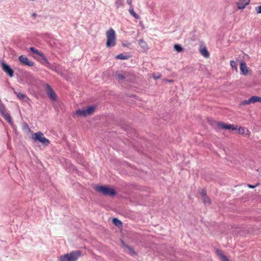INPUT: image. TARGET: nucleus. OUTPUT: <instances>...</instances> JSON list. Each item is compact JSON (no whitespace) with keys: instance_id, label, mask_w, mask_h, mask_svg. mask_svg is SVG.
<instances>
[{"instance_id":"nucleus-29","label":"nucleus","mask_w":261,"mask_h":261,"mask_svg":"<svg viewBox=\"0 0 261 261\" xmlns=\"http://www.w3.org/2000/svg\"><path fill=\"white\" fill-rule=\"evenodd\" d=\"M6 111V109L3 104L0 105V113H4Z\"/></svg>"},{"instance_id":"nucleus-24","label":"nucleus","mask_w":261,"mask_h":261,"mask_svg":"<svg viewBox=\"0 0 261 261\" xmlns=\"http://www.w3.org/2000/svg\"><path fill=\"white\" fill-rule=\"evenodd\" d=\"M112 222L116 226L118 227L121 226L122 225L121 222L117 218H113Z\"/></svg>"},{"instance_id":"nucleus-19","label":"nucleus","mask_w":261,"mask_h":261,"mask_svg":"<svg viewBox=\"0 0 261 261\" xmlns=\"http://www.w3.org/2000/svg\"><path fill=\"white\" fill-rule=\"evenodd\" d=\"M14 93L16 94L17 98L20 100H23L27 97V95L25 94L21 93L19 92L18 93L15 91L14 92Z\"/></svg>"},{"instance_id":"nucleus-8","label":"nucleus","mask_w":261,"mask_h":261,"mask_svg":"<svg viewBox=\"0 0 261 261\" xmlns=\"http://www.w3.org/2000/svg\"><path fill=\"white\" fill-rule=\"evenodd\" d=\"M30 49L33 53L39 55L42 58V59L44 60L45 63L48 64V62L47 58L42 53L39 51L38 49L33 47H30Z\"/></svg>"},{"instance_id":"nucleus-2","label":"nucleus","mask_w":261,"mask_h":261,"mask_svg":"<svg viewBox=\"0 0 261 261\" xmlns=\"http://www.w3.org/2000/svg\"><path fill=\"white\" fill-rule=\"evenodd\" d=\"M95 190L105 195L114 196L115 195L114 190L107 186H95Z\"/></svg>"},{"instance_id":"nucleus-18","label":"nucleus","mask_w":261,"mask_h":261,"mask_svg":"<svg viewBox=\"0 0 261 261\" xmlns=\"http://www.w3.org/2000/svg\"><path fill=\"white\" fill-rule=\"evenodd\" d=\"M129 57V56L127 54H120L119 55H117L115 57V58L119 60H126L128 59Z\"/></svg>"},{"instance_id":"nucleus-39","label":"nucleus","mask_w":261,"mask_h":261,"mask_svg":"<svg viewBox=\"0 0 261 261\" xmlns=\"http://www.w3.org/2000/svg\"><path fill=\"white\" fill-rule=\"evenodd\" d=\"M259 102L261 103V97H260V98H259Z\"/></svg>"},{"instance_id":"nucleus-40","label":"nucleus","mask_w":261,"mask_h":261,"mask_svg":"<svg viewBox=\"0 0 261 261\" xmlns=\"http://www.w3.org/2000/svg\"><path fill=\"white\" fill-rule=\"evenodd\" d=\"M25 127H28V125L27 124H25Z\"/></svg>"},{"instance_id":"nucleus-5","label":"nucleus","mask_w":261,"mask_h":261,"mask_svg":"<svg viewBox=\"0 0 261 261\" xmlns=\"http://www.w3.org/2000/svg\"><path fill=\"white\" fill-rule=\"evenodd\" d=\"M82 255V253L81 251H73L66 254V261H77Z\"/></svg>"},{"instance_id":"nucleus-26","label":"nucleus","mask_w":261,"mask_h":261,"mask_svg":"<svg viewBox=\"0 0 261 261\" xmlns=\"http://www.w3.org/2000/svg\"><path fill=\"white\" fill-rule=\"evenodd\" d=\"M246 131L247 132H249L248 129H245V128L242 127H240L238 129V132L240 134H246V132H245Z\"/></svg>"},{"instance_id":"nucleus-38","label":"nucleus","mask_w":261,"mask_h":261,"mask_svg":"<svg viewBox=\"0 0 261 261\" xmlns=\"http://www.w3.org/2000/svg\"><path fill=\"white\" fill-rule=\"evenodd\" d=\"M3 104L2 102V100L0 99V105Z\"/></svg>"},{"instance_id":"nucleus-7","label":"nucleus","mask_w":261,"mask_h":261,"mask_svg":"<svg viewBox=\"0 0 261 261\" xmlns=\"http://www.w3.org/2000/svg\"><path fill=\"white\" fill-rule=\"evenodd\" d=\"M19 62L23 65H27L30 67L34 65V62L30 60L27 57L21 55L19 57Z\"/></svg>"},{"instance_id":"nucleus-20","label":"nucleus","mask_w":261,"mask_h":261,"mask_svg":"<svg viewBox=\"0 0 261 261\" xmlns=\"http://www.w3.org/2000/svg\"><path fill=\"white\" fill-rule=\"evenodd\" d=\"M249 4V1H246L245 3L239 2L237 3V7L239 9H243L245 6Z\"/></svg>"},{"instance_id":"nucleus-13","label":"nucleus","mask_w":261,"mask_h":261,"mask_svg":"<svg viewBox=\"0 0 261 261\" xmlns=\"http://www.w3.org/2000/svg\"><path fill=\"white\" fill-rule=\"evenodd\" d=\"M1 114L9 123H12L11 117L7 111H5L4 113H2Z\"/></svg>"},{"instance_id":"nucleus-41","label":"nucleus","mask_w":261,"mask_h":261,"mask_svg":"<svg viewBox=\"0 0 261 261\" xmlns=\"http://www.w3.org/2000/svg\"><path fill=\"white\" fill-rule=\"evenodd\" d=\"M25 127H28V125L27 124H25Z\"/></svg>"},{"instance_id":"nucleus-10","label":"nucleus","mask_w":261,"mask_h":261,"mask_svg":"<svg viewBox=\"0 0 261 261\" xmlns=\"http://www.w3.org/2000/svg\"><path fill=\"white\" fill-rule=\"evenodd\" d=\"M200 53L205 58H208L210 54L205 46L200 45L199 49Z\"/></svg>"},{"instance_id":"nucleus-34","label":"nucleus","mask_w":261,"mask_h":261,"mask_svg":"<svg viewBox=\"0 0 261 261\" xmlns=\"http://www.w3.org/2000/svg\"><path fill=\"white\" fill-rule=\"evenodd\" d=\"M255 9L258 14L261 13V5L258 7H256Z\"/></svg>"},{"instance_id":"nucleus-32","label":"nucleus","mask_w":261,"mask_h":261,"mask_svg":"<svg viewBox=\"0 0 261 261\" xmlns=\"http://www.w3.org/2000/svg\"><path fill=\"white\" fill-rule=\"evenodd\" d=\"M200 194L202 196V199L203 198V197L206 196V192L204 190H201Z\"/></svg>"},{"instance_id":"nucleus-27","label":"nucleus","mask_w":261,"mask_h":261,"mask_svg":"<svg viewBox=\"0 0 261 261\" xmlns=\"http://www.w3.org/2000/svg\"><path fill=\"white\" fill-rule=\"evenodd\" d=\"M203 200V202L205 204H210L211 203V200L210 199L207 197V196H205L204 197H203V198L202 199Z\"/></svg>"},{"instance_id":"nucleus-25","label":"nucleus","mask_w":261,"mask_h":261,"mask_svg":"<svg viewBox=\"0 0 261 261\" xmlns=\"http://www.w3.org/2000/svg\"><path fill=\"white\" fill-rule=\"evenodd\" d=\"M174 49L178 53L181 52L183 50L182 47L179 44H175L174 46Z\"/></svg>"},{"instance_id":"nucleus-23","label":"nucleus","mask_w":261,"mask_h":261,"mask_svg":"<svg viewBox=\"0 0 261 261\" xmlns=\"http://www.w3.org/2000/svg\"><path fill=\"white\" fill-rule=\"evenodd\" d=\"M124 0H116L115 2L116 6L117 8L123 7L124 5Z\"/></svg>"},{"instance_id":"nucleus-15","label":"nucleus","mask_w":261,"mask_h":261,"mask_svg":"<svg viewBox=\"0 0 261 261\" xmlns=\"http://www.w3.org/2000/svg\"><path fill=\"white\" fill-rule=\"evenodd\" d=\"M217 253L221 261H229L228 258L224 255L222 251L218 250Z\"/></svg>"},{"instance_id":"nucleus-17","label":"nucleus","mask_w":261,"mask_h":261,"mask_svg":"<svg viewBox=\"0 0 261 261\" xmlns=\"http://www.w3.org/2000/svg\"><path fill=\"white\" fill-rule=\"evenodd\" d=\"M217 125L218 127L225 129H229L230 124H225L222 122H218L217 123Z\"/></svg>"},{"instance_id":"nucleus-9","label":"nucleus","mask_w":261,"mask_h":261,"mask_svg":"<svg viewBox=\"0 0 261 261\" xmlns=\"http://www.w3.org/2000/svg\"><path fill=\"white\" fill-rule=\"evenodd\" d=\"M3 70L7 73L10 77H12L14 75V71L11 68L9 65L2 63Z\"/></svg>"},{"instance_id":"nucleus-14","label":"nucleus","mask_w":261,"mask_h":261,"mask_svg":"<svg viewBox=\"0 0 261 261\" xmlns=\"http://www.w3.org/2000/svg\"><path fill=\"white\" fill-rule=\"evenodd\" d=\"M128 11H129L130 14L132 16H133L134 18H135L136 19L140 18L139 15L135 12L133 6H129Z\"/></svg>"},{"instance_id":"nucleus-31","label":"nucleus","mask_w":261,"mask_h":261,"mask_svg":"<svg viewBox=\"0 0 261 261\" xmlns=\"http://www.w3.org/2000/svg\"><path fill=\"white\" fill-rule=\"evenodd\" d=\"M250 100L249 98L248 100H245L243 101H242L241 103V105H249L250 104V102H249Z\"/></svg>"},{"instance_id":"nucleus-6","label":"nucleus","mask_w":261,"mask_h":261,"mask_svg":"<svg viewBox=\"0 0 261 261\" xmlns=\"http://www.w3.org/2000/svg\"><path fill=\"white\" fill-rule=\"evenodd\" d=\"M44 88L50 99L52 101H56L57 100V95L50 86L45 84L44 85Z\"/></svg>"},{"instance_id":"nucleus-22","label":"nucleus","mask_w":261,"mask_h":261,"mask_svg":"<svg viewBox=\"0 0 261 261\" xmlns=\"http://www.w3.org/2000/svg\"><path fill=\"white\" fill-rule=\"evenodd\" d=\"M259 98L260 97L257 96H251L250 98V103H254L256 102H259Z\"/></svg>"},{"instance_id":"nucleus-12","label":"nucleus","mask_w":261,"mask_h":261,"mask_svg":"<svg viewBox=\"0 0 261 261\" xmlns=\"http://www.w3.org/2000/svg\"><path fill=\"white\" fill-rule=\"evenodd\" d=\"M139 44L141 47L144 50L146 51L148 50V46L147 45V43L143 39H141L139 41Z\"/></svg>"},{"instance_id":"nucleus-11","label":"nucleus","mask_w":261,"mask_h":261,"mask_svg":"<svg viewBox=\"0 0 261 261\" xmlns=\"http://www.w3.org/2000/svg\"><path fill=\"white\" fill-rule=\"evenodd\" d=\"M240 70L244 75H246L248 73V69L246 64L244 62H243L240 64Z\"/></svg>"},{"instance_id":"nucleus-37","label":"nucleus","mask_w":261,"mask_h":261,"mask_svg":"<svg viewBox=\"0 0 261 261\" xmlns=\"http://www.w3.org/2000/svg\"><path fill=\"white\" fill-rule=\"evenodd\" d=\"M256 186H253V185H249V184L248 185V187L250 188H254Z\"/></svg>"},{"instance_id":"nucleus-4","label":"nucleus","mask_w":261,"mask_h":261,"mask_svg":"<svg viewBox=\"0 0 261 261\" xmlns=\"http://www.w3.org/2000/svg\"><path fill=\"white\" fill-rule=\"evenodd\" d=\"M95 109V106H89L86 108H84L81 110H79L75 113V114L82 117H86L92 114Z\"/></svg>"},{"instance_id":"nucleus-21","label":"nucleus","mask_w":261,"mask_h":261,"mask_svg":"<svg viewBox=\"0 0 261 261\" xmlns=\"http://www.w3.org/2000/svg\"><path fill=\"white\" fill-rule=\"evenodd\" d=\"M126 76L127 75H126V73L122 74L120 73H117L115 74V77L119 80H124L126 77Z\"/></svg>"},{"instance_id":"nucleus-33","label":"nucleus","mask_w":261,"mask_h":261,"mask_svg":"<svg viewBox=\"0 0 261 261\" xmlns=\"http://www.w3.org/2000/svg\"><path fill=\"white\" fill-rule=\"evenodd\" d=\"M65 254L62 255L60 256L59 261H65Z\"/></svg>"},{"instance_id":"nucleus-1","label":"nucleus","mask_w":261,"mask_h":261,"mask_svg":"<svg viewBox=\"0 0 261 261\" xmlns=\"http://www.w3.org/2000/svg\"><path fill=\"white\" fill-rule=\"evenodd\" d=\"M107 36V43L106 45L107 47H110L114 46L116 44V37L115 31L110 29L107 31L106 33Z\"/></svg>"},{"instance_id":"nucleus-30","label":"nucleus","mask_w":261,"mask_h":261,"mask_svg":"<svg viewBox=\"0 0 261 261\" xmlns=\"http://www.w3.org/2000/svg\"><path fill=\"white\" fill-rule=\"evenodd\" d=\"M161 76V74L160 73H154L153 74V77L154 79L156 80V79H158L159 78H160Z\"/></svg>"},{"instance_id":"nucleus-36","label":"nucleus","mask_w":261,"mask_h":261,"mask_svg":"<svg viewBox=\"0 0 261 261\" xmlns=\"http://www.w3.org/2000/svg\"><path fill=\"white\" fill-rule=\"evenodd\" d=\"M126 3L130 6H132V0H126Z\"/></svg>"},{"instance_id":"nucleus-3","label":"nucleus","mask_w":261,"mask_h":261,"mask_svg":"<svg viewBox=\"0 0 261 261\" xmlns=\"http://www.w3.org/2000/svg\"><path fill=\"white\" fill-rule=\"evenodd\" d=\"M32 139L35 141H39L44 145H48L50 143L49 140L46 139L41 132L34 133L32 135Z\"/></svg>"},{"instance_id":"nucleus-16","label":"nucleus","mask_w":261,"mask_h":261,"mask_svg":"<svg viewBox=\"0 0 261 261\" xmlns=\"http://www.w3.org/2000/svg\"><path fill=\"white\" fill-rule=\"evenodd\" d=\"M125 251L127 253L130 254V255L134 256V255H136V253L135 251L131 247L127 246H125Z\"/></svg>"},{"instance_id":"nucleus-28","label":"nucleus","mask_w":261,"mask_h":261,"mask_svg":"<svg viewBox=\"0 0 261 261\" xmlns=\"http://www.w3.org/2000/svg\"><path fill=\"white\" fill-rule=\"evenodd\" d=\"M230 65L232 68H234L235 69H237V63L234 61H231L230 62Z\"/></svg>"},{"instance_id":"nucleus-35","label":"nucleus","mask_w":261,"mask_h":261,"mask_svg":"<svg viewBox=\"0 0 261 261\" xmlns=\"http://www.w3.org/2000/svg\"><path fill=\"white\" fill-rule=\"evenodd\" d=\"M231 129L232 130H235V129H236V127H235L233 125L230 124V129Z\"/></svg>"}]
</instances>
